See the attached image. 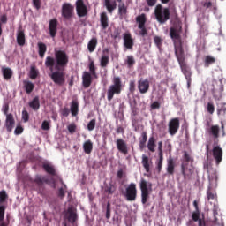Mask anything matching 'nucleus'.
I'll list each match as a JSON object with an SVG mask.
<instances>
[{
    "instance_id": "nucleus-1",
    "label": "nucleus",
    "mask_w": 226,
    "mask_h": 226,
    "mask_svg": "<svg viewBox=\"0 0 226 226\" xmlns=\"http://www.w3.org/2000/svg\"><path fill=\"white\" fill-rule=\"evenodd\" d=\"M68 63H70V56L64 50H55V58L49 56L45 59V66L49 68L50 72H53L54 68L55 72H53L49 77L54 84L56 86H64L66 82L64 70L68 66Z\"/></svg>"
},
{
    "instance_id": "nucleus-2",
    "label": "nucleus",
    "mask_w": 226,
    "mask_h": 226,
    "mask_svg": "<svg viewBox=\"0 0 226 226\" xmlns=\"http://www.w3.org/2000/svg\"><path fill=\"white\" fill-rule=\"evenodd\" d=\"M112 82L113 84L110 85L107 90L108 102H112V100H114V94H121V91H123V82L119 76H115Z\"/></svg>"
},
{
    "instance_id": "nucleus-3",
    "label": "nucleus",
    "mask_w": 226,
    "mask_h": 226,
    "mask_svg": "<svg viewBox=\"0 0 226 226\" xmlns=\"http://www.w3.org/2000/svg\"><path fill=\"white\" fill-rule=\"evenodd\" d=\"M154 17L159 24H165L170 20V10L162 4H157L154 8Z\"/></svg>"
},
{
    "instance_id": "nucleus-4",
    "label": "nucleus",
    "mask_w": 226,
    "mask_h": 226,
    "mask_svg": "<svg viewBox=\"0 0 226 226\" xmlns=\"http://www.w3.org/2000/svg\"><path fill=\"white\" fill-rule=\"evenodd\" d=\"M139 188L141 190V203L143 205L147 204V200H149V195L153 192V184L142 178L140 180Z\"/></svg>"
},
{
    "instance_id": "nucleus-5",
    "label": "nucleus",
    "mask_w": 226,
    "mask_h": 226,
    "mask_svg": "<svg viewBox=\"0 0 226 226\" xmlns=\"http://www.w3.org/2000/svg\"><path fill=\"white\" fill-rule=\"evenodd\" d=\"M125 199L129 202H133L137 200V185L131 183L125 189Z\"/></svg>"
},
{
    "instance_id": "nucleus-6",
    "label": "nucleus",
    "mask_w": 226,
    "mask_h": 226,
    "mask_svg": "<svg viewBox=\"0 0 226 226\" xmlns=\"http://www.w3.org/2000/svg\"><path fill=\"white\" fill-rule=\"evenodd\" d=\"M75 13V6L70 3H64L62 5V17L70 20L73 14Z\"/></svg>"
},
{
    "instance_id": "nucleus-7",
    "label": "nucleus",
    "mask_w": 226,
    "mask_h": 226,
    "mask_svg": "<svg viewBox=\"0 0 226 226\" xmlns=\"http://www.w3.org/2000/svg\"><path fill=\"white\" fill-rule=\"evenodd\" d=\"M212 154L216 165H220L223 160V149L218 146V141H214Z\"/></svg>"
},
{
    "instance_id": "nucleus-8",
    "label": "nucleus",
    "mask_w": 226,
    "mask_h": 226,
    "mask_svg": "<svg viewBox=\"0 0 226 226\" xmlns=\"http://www.w3.org/2000/svg\"><path fill=\"white\" fill-rule=\"evenodd\" d=\"M212 94L215 100H222V94L223 93V83L222 81H215L213 83Z\"/></svg>"
},
{
    "instance_id": "nucleus-9",
    "label": "nucleus",
    "mask_w": 226,
    "mask_h": 226,
    "mask_svg": "<svg viewBox=\"0 0 226 226\" xmlns=\"http://www.w3.org/2000/svg\"><path fill=\"white\" fill-rule=\"evenodd\" d=\"M75 6L78 17L82 18L87 15V5L84 4V0H77L75 3Z\"/></svg>"
},
{
    "instance_id": "nucleus-10",
    "label": "nucleus",
    "mask_w": 226,
    "mask_h": 226,
    "mask_svg": "<svg viewBox=\"0 0 226 226\" xmlns=\"http://www.w3.org/2000/svg\"><path fill=\"white\" fill-rule=\"evenodd\" d=\"M181 172L185 181H192L193 176V168L189 167L188 163L182 162Z\"/></svg>"
},
{
    "instance_id": "nucleus-11",
    "label": "nucleus",
    "mask_w": 226,
    "mask_h": 226,
    "mask_svg": "<svg viewBox=\"0 0 226 226\" xmlns=\"http://www.w3.org/2000/svg\"><path fill=\"white\" fill-rule=\"evenodd\" d=\"M175 56L178 63L185 61V49H183V43L174 41Z\"/></svg>"
},
{
    "instance_id": "nucleus-12",
    "label": "nucleus",
    "mask_w": 226,
    "mask_h": 226,
    "mask_svg": "<svg viewBox=\"0 0 226 226\" xmlns=\"http://www.w3.org/2000/svg\"><path fill=\"white\" fill-rule=\"evenodd\" d=\"M179 119L177 117L172 118L168 124L170 135H176V133H177V132L179 131Z\"/></svg>"
},
{
    "instance_id": "nucleus-13",
    "label": "nucleus",
    "mask_w": 226,
    "mask_h": 226,
    "mask_svg": "<svg viewBox=\"0 0 226 226\" xmlns=\"http://www.w3.org/2000/svg\"><path fill=\"white\" fill-rule=\"evenodd\" d=\"M116 146L119 153L126 156L128 154V152L130 151V148L128 147V144L124 141L123 139H117L116 140Z\"/></svg>"
},
{
    "instance_id": "nucleus-14",
    "label": "nucleus",
    "mask_w": 226,
    "mask_h": 226,
    "mask_svg": "<svg viewBox=\"0 0 226 226\" xmlns=\"http://www.w3.org/2000/svg\"><path fill=\"white\" fill-rule=\"evenodd\" d=\"M124 38V47L127 49V50H133V45H135L133 41V38H132V34L130 32H125L123 34Z\"/></svg>"
},
{
    "instance_id": "nucleus-15",
    "label": "nucleus",
    "mask_w": 226,
    "mask_h": 226,
    "mask_svg": "<svg viewBox=\"0 0 226 226\" xmlns=\"http://www.w3.org/2000/svg\"><path fill=\"white\" fill-rule=\"evenodd\" d=\"M93 74H91L89 72L85 71L82 75V86L85 87V89H87V87H91V84H93Z\"/></svg>"
},
{
    "instance_id": "nucleus-16",
    "label": "nucleus",
    "mask_w": 226,
    "mask_h": 226,
    "mask_svg": "<svg viewBox=\"0 0 226 226\" xmlns=\"http://www.w3.org/2000/svg\"><path fill=\"white\" fill-rule=\"evenodd\" d=\"M138 89L140 94H146L149 91V79H139L138 81Z\"/></svg>"
},
{
    "instance_id": "nucleus-17",
    "label": "nucleus",
    "mask_w": 226,
    "mask_h": 226,
    "mask_svg": "<svg viewBox=\"0 0 226 226\" xmlns=\"http://www.w3.org/2000/svg\"><path fill=\"white\" fill-rule=\"evenodd\" d=\"M192 222H198V226H206V219L204 216L200 218V210H194L192 214Z\"/></svg>"
},
{
    "instance_id": "nucleus-18",
    "label": "nucleus",
    "mask_w": 226,
    "mask_h": 226,
    "mask_svg": "<svg viewBox=\"0 0 226 226\" xmlns=\"http://www.w3.org/2000/svg\"><path fill=\"white\" fill-rule=\"evenodd\" d=\"M109 63H110V57L109 56V49H105L102 50V55L100 60V66L102 68H107Z\"/></svg>"
},
{
    "instance_id": "nucleus-19",
    "label": "nucleus",
    "mask_w": 226,
    "mask_h": 226,
    "mask_svg": "<svg viewBox=\"0 0 226 226\" xmlns=\"http://www.w3.org/2000/svg\"><path fill=\"white\" fill-rule=\"evenodd\" d=\"M67 220L70 223L73 225L75 222L79 220V215H77V211L73 210V208L69 207L67 209Z\"/></svg>"
},
{
    "instance_id": "nucleus-20",
    "label": "nucleus",
    "mask_w": 226,
    "mask_h": 226,
    "mask_svg": "<svg viewBox=\"0 0 226 226\" xmlns=\"http://www.w3.org/2000/svg\"><path fill=\"white\" fill-rule=\"evenodd\" d=\"M49 29L51 38H56V34H57V19L49 21Z\"/></svg>"
},
{
    "instance_id": "nucleus-21",
    "label": "nucleus",
    "mask_w": 226,
    "mask_h": 226,
    "mask_svg": "<svg viewBox=\"0 0 226 226\" xmlns=\"http://www.w3.org/2000/svg\"><path fill=\"white\" fill-rule=\"evenodd\" d=\"M178 64L185 79L192 78V71H190V67H188V65L186 64V62L184 60L183 62H178Z\"/></svg>"
},
{
    "instance_id": "nucleus-22",
    "label": "nucleus",
    "mask_w": 226,
    "mask_h": 226,
    "mask_svg": "<svg viewBox=\"0 0 226 226\" xmlns=\"http://www.w3.org/2000/svg\"><path fill=\"white\" fill-rule=\"evenodd\" d=\"M5 126L7 132H11L13 130V126H15V118H13V115L9 113L6 117Z\"/></svg>"
},
{
    "instance_id": "nucleus-23",
    "label": "nucleus",
    "mask_w": 226,
    "mask_h": 226,
    "mask_svg": "<svg viewBox=\"0 0 226 226\" xmlns=\"http://www.w3.org/2000/svg\"><path fill=\"white\" fill-rule=\"evenodd\" d=\"M118 15L119 17H126L128 15V5L124 2H118Z\"/></svg>"
},
{
    "instance_id": "nucleus-24",
    "label": "nucleus",
    "mask_w": 226,
    "mask_h": 226,
    "mask_svg": "<svg viewBox=\"0 0 226 226\" xmlns=\"http://www.w3.org/2000/svg\"><path fill=\"white\" fill-rule=\"evenodd\" d=\"M209 134L215 139V142L218 143V137H220V126L212 125L208 131Z\"/></svg>"
},
{
    "instance_id": "nucleus-25",
    "label": "nucleus",
    "mask_w": 226,
    "mask_h": 226,
    "mask_svg": "<svg viewBox=\"0 0 226 226\" xmlns=\"http://www.w3.org/2000/svg\"><path fill=\"white\" fill-rule=\"evenodd\" d=\"M17 43L20 47H24L26 45V34H24V30L22 29L18 30Z\"/></svg>"
},
{
    "instance_id": "nucleus-26",
    "label": "nucleus",
    "mask_w": 226,
    "mask_h": 226,
    "mask_svg": "<svg viewBox=\"0 0 226 226\" xmlns=\"http://www.w3.org/2000/svg\"><path fill=\"white\" fill-rule=\"evenodd\" d=\"M176 170V161L172 157L168 159V164L166 170L170 174V176H174V170Z\"/></svg>"
},
{
    "instance_id": "nucleus-27",
    "label": "nucleus",
    "mask_w": 226,
    "mask_h": 226,
    "mask_svg": "<svg viewBox=\"0 0 226 226\" xmlns=\"http://www.w3.org/2000/svg\"><path fill=\"white\" fill-rule=\"evenodd\" d=\"M104 6L108 10V12L112 14L114 13V10L117 8V4L116 1L111 2L110 0H104Z\"/></svg>"
},
{
    "instance_id": "nucleus-28",
    "label": "nucleus",
    "mask_w": 226,
    "mask_h": 226,
    "mask_svg": "<svg viewBox=\"0 0 226 226\" xmlns=\"http://www.w3.org/2000/svg\"><path fill=\"white\" fill-rule=\"evenodd\" d=\"M100 22L102 29H107V27H109V16L107 15V12H102L100 14Z\"/></svg>"
},
{
    "instance_id": "nucleus-29",
    "label": "nucleus",
    "mask_w": 226,
    "mask_h": 226,
    "mask_svg": "<svg viewBox=\"0 0 226 226\" xmlns=\"http://www.w3.org/2000/svg\"><path fill=\"white\" fill-rule=\"evenodd\" d=\"M34 182L37 185V186H39V188H41L44 183H49V179H47V177L45 176L36 175Z\"/></svg>"
},
{
    "instance_id": "nucleus-30",
    "label": "nucleus",
    "mask_w": 226,
    "mask_h": 226,
    "mask_svg": "<svg viewBox=\"0 0 226 226\" xmlns=\"http://www.w3.org/2000/svg\"><path fill=\"white\" fill-rule=\"evenodd\" d=\"M71 114L73 117L79 116V101L72 100L71 102Z\"/></svg>"
},
{
    "instance_id": "nucleus-31",
    "label": "nucleus",
    "mask_w": 226,
    "mask_h": 226,
    "mask_svg": "<svg viewBox=\"0 0 226 226\" xmlns=\"http://www.w3.org/2000/svg\"><path fill=\"white\" fill-rule=\"evenodd\" d=\"M42 169H44L45 172L49 174V176H56V168H54V165L49 163H43Z\"/></svg>"
},
{
    "instance_id": "nucleus-32",
    "label": "nucleus",
    "mask_w": 226,
    "mask_h": 226,
    "mask_svg": "<svg viewBox=\"0 0 226 226\" xmlns=\"http://www.w3.org/2000/svg\"><path fill=\"white\" fill-rule=\"evenodd\" d=\"M83 149L86 154H91V153H93V141H91V139L85 141L83 144Z\"/></svg>"
},
{
    "instance_id": "nucleus-33",
    "label": "nucleus",
    "mask_w": 226,
    "mask_h": 226,
    "mask_svg": "<svg viewBox=\"0 0 226 226\" xmlns=\"http://www.w3.org/2000/svg\"><path fill=\"white\" fill-rule=\"evenodd\" d=\"M207 200H217L218 195L216 194V191L213 190L211 186L208 187L207 191Z\"/></svg>"
},
{
    "instance_id": "nucleus-34",
    "label": "nucleus",
    "mask_w": 226,
    "mask_h": 226,
    "mask_svg": "<svg viewBox=\"0 0 226 226\" xmlns=\"http://www.w3.org/2000/svg\"><path fill=\"white\" fill-rule=\"evenodd\" d=\"M30 109L33 110H40V97L35 96L30 102H29Z\"/></svg>"
},
{
    "instance_id": "nucleus-35",
    "label": "nucleus",
    "mask_w": 226,
    "mask_h": 226,
    "mask_svg": "<svg viewBox=\"0 0 226 226\" xmlns=\"http://www.w3.org/2000/svg\"><path fill=\"white\" fill-rule=\"evenodd\" d=\"M136 22L138 24V27L146 26V22H147V18L146 14L142 13L136 18Z\"/></svg>"
},
{
    "instance_id": "nucleus-36",
    "label": "nucleus",
    "mask_w": 226,
    "mask_h": 226,
    "mask_svg": "<svg viewBox=\"0 0 226 226\" xmlns=\"http://www.w3.org/2000/svg\"><path fill=\"white\" fill-rule=\"evenodd\" d=\"M98 45V39L96 37L92 38L87 44V49L89 52H93L94 50H96V47Z\"/></svg>"
},
{
    "instance_id": "nucleus-37",
    "label": "nucleus",
    "mask_w": 226,
    "mask_h": 226,
    "mask_svg": "<svg viewBox=\"0 0 226 226\" xmlns=\"http://www.w3.org/2000/svg\"><path fill=\"white\" fill-rule=\"evenodd\" d=\"M25 91L27 94H31L34 90V84L31 81L25 80L23 81Z\"/></svg>"
},
{
    "instance_id": "nucleus-38",
    "label": "nucleus",
    "mask_w": 226,
    "mask_h": 226,
    "mask_svg": "<svg viewBox=\"0 0 226 226\" xmlns=\"http://www.w3.org/2000/svg\"><path fill=\"white\" fill-rule=\"evenodd\" d=\"M156 147V139H154V137H150L147 142V149L148 151H150L151 153H154Z\"/></svg>"
},
{
    "instance_id": "nucleus-39",
    "label": "nucleus",
    "mask_w": 226,
    "mask_h": 226,
    "mask_svg": "<svg viewBox=\"0 0 226 226\" xmlns=\"http://www.w3.org/2000/svg\"><path fill=\"white\" fill-rule=\"evenodd\" d=\"M39 56L41 59L45 57V53L47 52V45L43 42H38Z\"/></svg>"
},
{
    "instance_id": "nucleus-40",
    "label": "nucleus",
    "mask_w": 226,
    "mask_h": 226,
    "mask_svg": "<svg viewBox=\"0 0 226 226\" xmlns=\"http://www.w3.org/2000/svg\"><path fill=\"white\" fill-rule=\"evenodd\" d=\"M170 34L172 40H176L178 43L181 42V35L176 28H170Z\"/></svg>"
},
{
    "instance_id": "nucleus-41",
    "label": "nucleus",
    "mask_w": 226,
    "mask_h": 226,
    "mask_svg": "<svg viewBox=\"0 0 226 226\" xmlns=\"http://www.w3.org/2000/svg\"><path fill=\"white\" fill-rule=\"evenodd\" d=\"M142 139L139 140V149L140 151H144V147H146V142H147V132H143L141 133Z\"/></svg>"
},
{
    "instance_id": "nucleus-42",
    "label": "nucleus",
    "mask_w": 226,
    "mask_h": 226,
    "mask_svg": "<svg viewBox=\"0 0 226 226\" xmlns=\"http://www.w3.org/2000/svg\"><path fill=\"white\" fill-rule=\"evenodd\" d=\"M141 163H142L146 172H149L151 170V168L149 166V157L143 154Z\"/></svg>"
},
{
    "instance_id": "nucleus-43",
    "label": "nucleus",
    "mask_w": 226,
    "mask_h": 226,
    "mask_svg": "<svg viewBox=\"0 0 226 226\" xmlns=\"http://www.w3.org/2000/svg\"><path fill=\"white\" fill-rule=\"evenodd\" d=\"M89 73L94 77V79H98V74L96 73V66L94 65V61H91L88 65Z\"/></svg>"
},
{
    "instance_id": "nucleus-44",
    "label": "nucleus",
    "mask_w": 226,
    "mask_h": 226,
    "mask_svg": "<svg viewBox=\"0 0 226 226\" xmlns=\"http://www.w3.org/2000/svg\"><path fill=\"white\" fill-rule=\"evenodd\" d=\"M3 76L5 80H10L13 77V71L10 68L3 69Z\"/></svg>"
},
{
    "instance_id": "nucleus-45",
    "label": "nucleus",
    "mask_w": 226,
    "mask_h": 226,
    "mask_svg": "<svg viewBox=\"0 0 226 226\" xmlns=\"http://www.w3.org/2000/svg\"><path fill=\"white\" fill-rule=\"evenodd\" d=\"M215 63H216V58H215L214 56L208 55L205 57L206 68H209V66H211V64H215Z\"/></svg>"
},
{
    "instance_id": "nucleus-46",
    "label": "nucleus",
    "mask_w": 226,
    "mask_h": 226,
    "mask_svg": "<svg viewBox=\"0 0 226 226\" xmlns=\"http://www.w3.org/2000/svg\"><path fill=\"white\" fill-rule=\"evenodd\" d=\"M154 42L156 45L159 50H162V47L163 46V39L162 37L155 35L154 36Z\"/></svg>"
},
{
    "instance_id": "nucleus-47",
    "label": "nucleus",
    "mask_w": 226,
    "mask_h": 226,
    "mask_svg": "<svg viewBox=\"0 0 226 226\" xmlns=\"http://www.w3.org/2000/svg\"><path fill=\"white\" fill-rule=\"evenodd\" d=\"M62 185H64V187H60L57 192V197H59V199L65 197L66 192H64V190H68V186H66L64 182H62Z\"/></svg>"
},
{
    "instance_id": "nucleus-48",
    "label": "nucleus",
    "mask_w": 226,
    "mask_h": 226,
    "mask_svg": "<svg viewBox=\"0 0 226 226\" xmlns=\"http://www.w3.org/2000/svg\"><path fill=\"white\" fill-rule=\"evenodd\" d=\"M105 192L108 193V195H112L114 192H116V186L112 184H109V185L105 187Z\"/></svg>"
},
{
    "instance_id": "nucleus-49",
    "label": "nucleus",
    "mask_w": 226,
    "mask_h": 226,
    "mask_svg": "<svg viewBox=\"0 0 226 226\" xmlns=\"http://www.w3.org/2000/svg\"><path fill=\"white\" fill-rule=\"evenodd\" d=\"M87 131L88 132H93V130H94V128H96V119H92L88 124H87Z\"/></svg>"
},
{
    "instance_id": "nucleus-50",
    "label": "nucleus",
    "mask_w": 226,
    "mask_h": 226,
    "mask_svg": "<svg viewBox=\"0 0 226 226\" xmlns=\"http://www.w3.org/2000/svg\"><path fill=\"white\" fill-rule=\"evenodd\" d=\"M226 103H222L220 108L217 109L218 116H225L226 114Z\"/></svg>"
},
{
    "instance_id": "nucleus-51",
    "label": "nucleus",
    "mask_w": 226,
    "mask_h": 226,
    "mask_svg": "<svg viewBox=\"0 0 226 226\" xmlns=\"http://www.w3.org/2000/svg\"><path fill=\"white\" fill-rule=\"evenodd\" d=\"M126 63H127L128 68H132L133 64H135V58H133V56H128Z\"/></svg>"
},
{
    "instance_id": "nucleus-52",
    "label": "nucleus",
    "mask_w": 226,
    "mask_h": 226,
    "mask_svg": "<svg viewBox=\"0 0 226 226\" xmlns=\"http://www.w3.org/2000/svg\"><path fill=\"white\" fill-rule=\"evenodd\" d=\"M162 167H163V155H159V160L157 162V170L159 173L162 172Z\"/></svg>"
},
{
    "instance_id": "nucleus-53",
    "label": "nucleus",
    "mask_w": 226,
    "mask_h": 226,
    "mask_svg": "<svg viewBox=\"0 0 226 226\" xmlns=\"http://www.w3.org/2000/svg\"><path fill=\"white\" fill-rule=\"evenodd\" d=\"M207 112L208 114H215V104L213 102H208L207 105Z\"/></svg>"
},
{
    "instance_id": "nucleus-54",
    "label": "nucleus",
    "mask_w": 226,
    "mask_h": 226,
    "mask_svg": "<svg viewBox=\"0 0 226 226\" xmlns=\"http://www.w3.org/2000/svg\"><path fill=\"white\" fill-rule=\"evenodd\" d=\"M6 199H8V194L6 193V191H1L0 192V204H3V202H6Z\"/></svg>"
},
{
    "instance_id": "nucleus-55",
    "label": "nucleus",
    "mask_w": 226,
    "mask_h": 226,
    "mask_svg": "<svg viewBox=\"0 0 226 226\" xmlns=\"http://www.w3.org/2000/svg\"><path fill=\"white\" fill-rule=\"evenodd\" d=\"M37 77H38V71H36L34 67H32L30 70V79H32V80H34L36 79Z\"/></svg>"
},
{
    "instance_id": "nucleus-56",
    "label": "nucleus",
    "mask_w": 226,
    "mask_h": 226,
    "mask_svg": "<svg viewBox=\"0 0 226 226\" xmlns=\"http://www.w3.org/2000/svg\"><path fill=\"white\" fill-rule=\"evenodd\" d=\"M110 213H111V207H110V202H107L106 206V218L107 220H110Z\"/></svg>"
},
{
    "instance_id": "nucleus-57",
    "label": "nucleus",
    "mask_w": 226,
    "mask_h": 226,
    "mask_svg": "<svg viewBox=\"0 0 226 226\" xmlns=\"http://www.w3.org/2000/svg\"><path fill=\"white\" fill-rule=\"evenodd\" d=\"M67 130L70 133L73 134L77 132V125L75 124H71L67 126Z\"/></svg>"
},
{
    "instance_id": "nucleus-58",
    "label": "nucleus",
    "mask_w": 226,
    "mask_h": 226,
    "mask_svg": "<svg viewBox=\"0 0 226 226\" xmlns=\"http://www.w3.org/2000/svg\"><path fill=\"white\" fill-rule=\"evenodd\" d=\"M189 162H192V156L188 154V152H184V161L182 163H189Z\"/></svg>"
},
{
    "instance_id": "nucleus-59",
    "label": "nucleus",
    "mask_w": 226,
    "mask_h": 226,
    "mask_svg": "<svg viewBox=\"0 0 226 226\" xmlns=\"http://www.w3.org/2000/svg\"><path fill=\"white\" fill-rule=\"evenodd\" d=\"M34 8L40 10L41 8V0H32Z\"/></svg>"
},
{
    "instance_id": "nucleus-60",
    "label": "nucleus",
    "mask_w": 226,
    "mask_h": 226,
    "mask_svg": "<svg viewBox=\"0 0 226 226\" xmlns=\"http://www.w3.org/2000/svg\"><path fill=\"white\" fill-rule=\"evenodd\" d=\"M158 156H163V142H158Z\"/></svg>"
},
{
    "instance_id": "nucleus-61",
    "label": "nucleus",
    "mask_w": 226,
    "mask_h": 226,
    "mask_svg": "<svg viewBox=\"0 0 226 226\" xmlns=\"http://www.w3.org/2000/svg\"><path fill=\"white\" fill-rule=\"evenodd\" d=\"M6 211V207L0 206V222H3L4 220V212Z\"/></svg>"
},
{
    "instance_id": "nucleus-62",
    "label": "nucleus",
    "mask_w": 226,
    "mask_h": 226,
    "mask_svg": "<svg viewBox=\"0 0 226 226\" xmlns=\"http://www.w3.org/2000/svg\"><path fill=\"white\" fill-rule=\"evenodd\" d=\"M22 119L24 123H27V121H29V112H27V110L22 111Z\"/></svg>"
},
{
    "instance_id": "nucleus-63",
    "label": "nucleus",
    "mask_w": 226,
    "mask_h": 226,
    "mask_svg": "<svg viewBox=\"0 0 226 226\" xmlns=\"http://www.w3.org/2000/svg\"><path fill=\"white\" fill-rule=\"evenodd\" d=\"M138 29H139V34L140 36H147V29L146 28V26L143 27H138Z\"/></svg>"
},
{
    "instance_id": "nucleus-64",
    "label": "nucleus",
    "mask_w": 226,
    "mask_h": 226,
    "mask_svg": "<svg viewBox=\"0 0 226 226\" xmlns=\"http://www.w3.org/2000/svg\"><path fill=\"white\" fill-rule=\"evenodd\" d=\"M41 128L42 130H50V124H49L47 121H43Z\"/></svg>"
}]
</instances>
